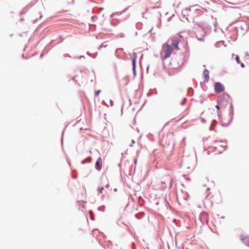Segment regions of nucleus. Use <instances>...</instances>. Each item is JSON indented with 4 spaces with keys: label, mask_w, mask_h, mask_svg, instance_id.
Returning a JSON list of instances; mask_svg holds the SVG:
<instances>
[{
    "label": "nucleus",
    "mask_w": 249,
    "mask_h": 249,
    "mask_svg": "<svg viewBox=\"0 0 249 249\" xmlns=\"http://www.w3.org/2000/svg\"><path fill=\"white\" fill-rule=\"evenodd\" d=\"M173 51V47L167 43L163 44L161 51V57L163 60L169 57Z\"/></svg>",
    "instance_id": "1"
},
{
    "label": "nucleus",
    "mask_w": 249,
    "mask_h": 249,
    "mask_svg": "<svg viewBox=\"0 0 249 249\" xmlns=\"http://www.w3.org/2000/svg\"><path fill=\"white\" fill-rule=\"evenodd\" d=\"M109 187V185L108 183H107L106 185V188H108Z\"/></svg>",
    "instance_id": "12"
},
{
    "label": "nucleus",
    "mask_w": 249,
    "mask_h": 249,
    "mask_svg": "<svg viewBox=\"0 0 249 249\" xmlns=\"http://www.w3.org/2000/svg\"><path fill=\"white\" fill-rule=\"evenodd\" d=\"M214 89L216 92L220 93L224 91V88L220 83L217 82L215 84Z\"/></svg>",
    "instance_id": "2"
},
{
    "label": "nucleus",
    "mask_w": 249,
    "mask_h": 249,
    "mask_svg": "<svg viewBox=\"0 0 249 249\" xmlns=\"http://www.w3.org/2000/svg\"><path fill=\"white\" fill-rule=\"evenodd\" d=\"M235 59H236V61L237 63L239 64L240 63V61L239 60V57L238 56H237V55L236 56Z\"/></svg>",
    "instance_id": "9"
},
{
    "label": "nucleus",
    "mask_w": 249,
    "mask_h": 249,
    "mask_svg": "<svg viewBox=\"0 0 249 249\" xmlns=\"http://www.w3.org/2000/svg\"><path fill=\"white\" fill-rule=\"evenodd\" d=\"M209 71L208 70L205 69L203 71V74L206 80H208L209 78Z\"/></svg>",
    "instance_id": "6"
},
{
    "label": "nucleus",
    "mask_w": 249,
    "mask_h": 249,
    "mask_svg": "<svg viewBox=\"0 0 249 249\" xmlns=\"http://www.w3.org/2000/svg\"><path fill=\"white\" fill-rule=\"evenodd\" d=\"M104 190L103 187H99L98 188V191L100 194H102L103 193V190Z\"/></svg>",
    "instance_id": "8"
},
{
    "label": "nucleus",
    "mask_w": 249,
    "mask_h": 249,
    "mask_svg": "<svg viewBox=\"0 0 249 249\" xmlns=\"http://www.w3.org/2000/svg\"><path fill=\"white\" fill-rule=\"evenodd\" d=\"M179 43V40L176 37H173L172 39V47L173 49L178 50L179 49L178 44Z\"/></svg>",
    "instance_id": "3"
},
{
    "label": "nucleus",
    "mask_w": 249,
    "mask_h": 249,
    "mask_svg": "<svg viewBox=\"0 0 249 249\" xmlns=\"http://www.w3.org/2000/svg\"><path fill=\"white\" fill-rule=\"evenodd\" d=\"M100 92L101 91L100 90L96 91L95 93V95L98 96L99 95Z\"/></svg>",
    "instance_id": "10"
},
{
    "label": "nucleus",
    "mask_w": 249,
    "mask_h": 249,
    "mask_svg": "<svg viewBox=\"0 0 249 249\" xmlns=\"http://www.w3.org/2000/svg\"><path fill=\"white\" fill-rule=\"evenodd\" d=\"M241 67H242V68H244V67H245V66H244V64H243V63H241Z\"/></svg>",
    "instance_id": "14"
},
{
    "label": "nucleus",
    "mask_w": 249,
    "mask_h": 249,
    "mask_svg": "<svg viewBox=\"0 0 249 249\" xmlns=\"http://www.w3.org/2000/svg\"><path fill=\"white\" fill-rule=\"evenodd\" d=\"M168 73H169V74L170 75H172L174 74V72L172 71V70H169V71H168Z\"/></svg>",
    "instance_id": "11"
},
{
    "label": "nucleus",
    "mask_w": 249,
    "mask_h": 249,
    "mask_svg": "<svg viewBox=\"0 0 249 249\" xmlns=\"http://www.w3.org/2000/svg\"><path fill=\"white\" fill-rule=\"evenodd\" d=\"M136 57H134L132 59L133 71L134 75L136 74Z\"/></svg>",
    "instance_id": "5"
},
{
    "label": "nucleus",
    "mask_w": 249,
    "mask_h": 249,
    "mask_svg": "<svg viewBox=\"0 0 249 249\" xmlns=\"http://www.w3.org/2000/svg\"><path fill=\"white\" fill-rule=\"evenodd\" d=\"M96 169L98 170H100L102 168V164L101 163V158H99L95 164Z\"/></svg>",
    "instance_id": "4"
},
{
    "label": "nucleus",
    "mask_w": 249,
    "mask_h": 249,
    "mask_svg": "<svg viewBox=\"0 0 249 249\" xmlns=\"http://www.w3.org/2000/svg\"><path fill=\"white\" fill-rule=\"evenodd\" d=\"M216 108L218 109V110H219L220 109H222V107L221 106V103H219V105H217L216 106Z\"/></svg>",
    "instance_id": "7"
},
{
    "label": "nucleus",
    "mask_w": 249,
    "mask_h": 249,
    "mask_svg": "<svg viewBox=\"0 0 249 249\" xmlns=\"http://www.w3.org/2000/svg\"><path fill=\"white\" fill-rule=\"evenodd\" d=\"M134 162L135 164H136L137 163V159H134Z\"/></svg>",
    "instance_id": "13"
},
{
    "label": "nucleus",
    "mask_w": 249,
    "mask_h": 249,
    "mask_svg": "<svg viewBox=\"0 0 249 249\" xmlns=\"http://www.w3.org/2000/svg\"><path fill=\"white\" fill-rule=\"evenodd\" d=\"M135 143L134 141V140H132V144H133V143Z\"/></svg>",
    "instance_id": "15"
}]
</instances>
